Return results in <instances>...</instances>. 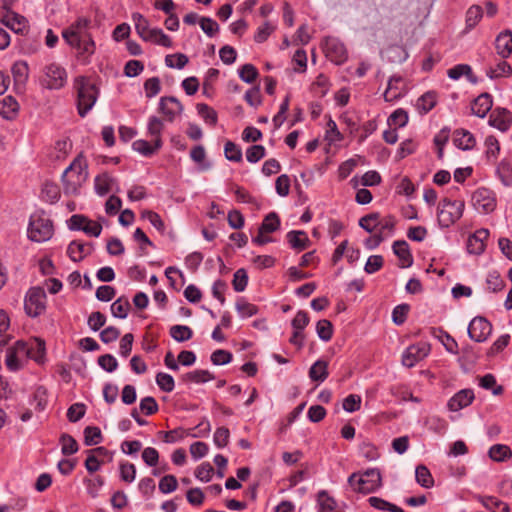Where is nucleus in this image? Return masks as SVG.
Segmentation results:
<instances>
[{"mask_svg": "<svg viewBox=\"0 0 512 512\" xmlns=\"http://www.w3.org/2000/svg\"><path fill=\"white\" fill-rule=\"evenodd\" d=\"M90 28L91 19L81 16L62 31V37L66 43L76 50L77 57L84 63L90 62V58L96 50Z\"/></svg>", "mask_w": 512, "mask_h": 512, "instance_id": "f257e3e1", "label": "nucleus"}, {"mask_svg": "<svg viewBox=\"0 0 512 512\" xmlns=\"http://www.w3.org/2000/svg\"><path fill=\"white\" fill-rule=\"evenodd\" d=\"M87 161L82 153L71 162L62 174L65 194L76 195L88 178Z\"/></svg>", "mask_w": 512, "mask_h": 512, "instance_id": "f03ea898", "label": "nucleus"}, {"mask_svg": "<svg viewBox=\"0 0 512 512\" xmlns=\"http://www.w3.org/2000/svg\"><path fill=\"white\" fill-rule=\"evenodd\" d=\"M73 87L77 94V111L80 117H85L94 107L99 89L90 78L78 76L74 79Z\"/></svg>", "mask_w": 512, "mask_h": 512, "instance_id": "7ed1b4c3", "label": "nucleus"}, {"mask_svg": "<svg viewBox=\"0 0 512 512\" xmlns=\"http://www.w3.org/2000/svg\"><path fill=\"white\" fill-rule=\"evenodd\" d=\"M348 484L355 492L369 494L381 487L382 477L378 469L371 468L364 473H352L348 478Z\"/></svg>", "mask_w": 512, "mask_h": 512, "instance_id": "20e7f679", "label": "nucleus"}, {"mask_svg": "<svg viewBox=\"0 0 512 512\" xmlns=\"http://www.w3.org/2000/svg\"><path fill=\"white\" fill-rule=\"evenodd\" d=\"M53 232V223L43 211H37L30 216L27 229L30 240L39 243L45 242L52 237Z\"/></svg>", "mask_w": 512, "mask_h": 512, "instance_id": "39448f33", "label": "nucleus"}, {"mask_svg": "<svg viewBox=\"0 0 512 512\" xmlns=\"http://www.w3.org/2000/svg\"><path fill=\"white\" fill-rule=\"evenodd\" d=\"M465 204L460 200L443 199L438 207V223L441 227L448 228L459 220L464 211Z\"/></svg>", "mask_w": 512, "mask_h": 512, "instance_id": "423d86ee", "label": "nucleus"}, {"mask_svg": "<svg viewBox=\"0 0 512 512\" xmlns=\"http://www.w3.org/2000/svg\"><path fill=\"white\" fill-rule=\"evenodd\" d=\"M29 359V344L18 340L6 350L5 365L11 372L22 369Z\"/></svg>", "mask_w": 512, "mask_h": 512, "instance_id": "0eeeda50", "label": "nucleus"}, {"mask_svg": "<svg viewBox=\"0 0 512 512\" xmlns=\"http://www.w3.org/2000/svg\"><path fill=\"white\" fill-rule=\"evenodd\" d=\"M42 85L50 90H59L67 83V72L57 63H51L43 69Z\"/></svg>", "mask_w": 512, "mask_h": 512, "instance_id": "6e6552de", "label": "nucleus"}, {"mask_svg": "<svg viewBox=\"0 0 512 512\" xmlns=\"http://www.w3.org/2000/svg\"><path fill=\"white\" fill-rule=\"evenodd\" d=\"M471 203L478 213L489 214L495 210L497 206V199L492 190L481 187L473 192Z\"/></svg>", "mask_w": 512, "mask_h": 512, "instance_id": "1a4fd4ad", "label": "nucleus"}, {"mask_svg": "<svg viewBox=\"0 0 512 512\" xmlns=\"http://www.w3.org/2000/svg\"><path fill=\"white\" fill-rule=\"evenodd\" d=\"M11 1L2 0L0 6V22L15 33H23L28 27L27 19L10 10Z\"/></svg>", "mask_w": 512, "mask_h": 512, "instance_id": "9d476101", "label": "nucleus"}, {"mask_svg": "<svg viewBox=\"0 0 512 512\" xmlns=\"http://www.w3.org/2000/svg\"><path fill=\"white\" fill-rule=\"evenodd\" d=\"M46 295L40 287H32L25 297L24 307L31 317L39 316L45 310Z\"/></svg>", "mask_w": 512, "mask_h": 512, "instance_id": "9b49d317", "label": "nucleus"}, {"mask_svg": "<svg viewBox=\"0 0 512 512\" xmlns=\"http://www.w3.org/2000/svg\"><path fill=\"white\" fill-rule=\"evenodd\" d=\"M68 227L71 230L83 231L88 236L93 237H99L102 232L101 224L81 214L72 215L68 220Z\"/></svg>", "mask_w": 512, "mask_h": 512, "instance_id": "f8f14e48", "label": "nucleus"}, {"mask_svg": "<svg viewBox=\"0 0 512 512\" xmlns=\"http://www.w3.org/2000/svg\"><path fill=\"white\" fill-rule=\"evenodd\" d=\"M430 353V345L425 342L412 344L405 349L402 354V364L405 367L412 368L419 361L423 360Z\"/></svg>", "mask_w": 512, "mask_h": 512, "instance_id": "ddd939ff", "label": "nucleus"}, {"mask_svg": "<svg viewBox=\"0 0 512 512\" xmlns=\"http://www.w3.org/2000/svg\"><path fill=\"white\" fill-rule=\"evenodd\" d=\"M491 332V323L481 316L473 318L468 326L469 337L476 342H484Z\"/></svg>", "mask_w": 512, "mask_h": 512, "instance_id": "4468645a", "label": "nucleus"}, {"mask_svg": "<svg viewBox=\"0 0 512 512\" xmlns=\"http://www.w3.org/2000/svg\"><path fill=\"white\" fill-rule=\"evenodd\" d=\"M326 56L335 64H342L347 59L345 45L337 38L327 37L324 42Z\"/></svg>", "mask_w": 512, "mask_h": 512, "instance_id": "2eb2a0df", "label": "nucleus"}, {"mask_svg": "<svg viewBox=\"0 0 512 512\" xmlns=\"http://www.w3.org/2000/svg\"><path fill=\"white\" fill-rule=\"evenodd\" d=\"M159 112L163 114L166 122H173L183 111L180 101L173 96L161 97L159 100Z\"/></svg>", "mask_w": 512, "mask_h": 512, "instance_id": "dca6fc26", "label": "nucleus"}, {"mask_svg": "<svg viewBox=\"0 0 512 512\" xmlns=\"http://www.w3.org/2000/svg\"><path fill=\"white\" fill-rule=\"evenodd\" d=\"M395 224L396 220L393 216H380V219L378 221V228L371 239L373 243L370 246V248L379 245L385 238L390 237L393 234Z\"/></svg>", "mask_w": 512, "mask_h": 512, "instance_id": "f3484780", "label": "nucleus"}, {"mask_svg": "<svg viewBox=\"0 0 512 512\" xmlns=\"http://www.w3.org/2000/svg\"><path fill=\"white\" fill-rule=\"evenodd\" d=\"M489 237V230L481 228L476 230L467 240V251L469 254L480 255L486 248V240Z\"/></svg>", "mask_w": 512, "mask_h": 512, "instance_id": "a211bd4d", "label": "nucleus"}, {"mask_svg": "<svg viewBox=\"0 0 512 512\" xmlns=\"http://www.w3.org/2000/svg\"><path fill=\"white\" fill-rule=\"evenodd\" d=\"M165 120L158 116L152 115L147 120L146 135L151 138L153 142H156V147H162V133L164 131Z\"/></svg>", "mask_w": 512, "mask_h": 512, "instance_id": "6ab92c4d", "label": "nucleus"}, {"mask_svg": "<svg viewBox=\"0 0 512 512\" xmlns=\"http://www.w3.org/2000/svg\"><path fill=\"white\" fill-rule=\"evenodd\" d=\"M474 398L473 390L463 389L449 399L447 407L450 411L457 412L468 407L473 402Z\"/></svg>", "mask_w": 512, "mask_h": 512, "instance_id": "aec40b11", "label": "nucleus"}, {"mask_svg": "<svg viewBox=\"0 0 512 512\" xmlns=\"http://www.w3.org/2000/svg\"><path fill=\"white\" fill-rule=\"evenodd\" d=\"M94 188L100 196H104L111 191H120L117 180L108 173L100 174L95 178Z\"/></svg>", "mask_w": 512, "mask_h": 512, "instance_id": "412c9836", "label": "nucleus"}, {"mask_svg": "<svg viewBox=\"0 0 512 512\" xmlns=\"http://www.w3.org/2000/svg\"><path fill=\"white\" fill-rule=\"evenodd\" d=\"M512 118L510 112L505 108H496L489 117V124L500 131L509 129Z\"/></svg>", "mask_w": 512, "mask_h": 512, "instance_id": "4be33fe9", "label": "nucleus"}, {"mask_svg": "<svg viewBox=\"0 0 512 512\" xmlns=\"http://www.w3.org/2000/svg\"><path fill=\"white\" fill-rule=\"evenodd\" d=\"M495 48L497 54L503 59L508 58L512 54V31L504 30L495 40Z\"/></svg>", "mask_w": 512, "mask_h": 512, "instance_id": "5701e85b", "label": "nucleus"}, {"mask_svg": "<svg viewBox=\"0 0 512 512\" xmlns=\"http://www.w3.org/2000/svg\"><path fill=\"white\" fill-rule=\"evenodd\" d=\"M493 106L492 96L488 93H482L472 103V113L480 118H484Z\"/></svg>", "mask_w": 512, "mask_h": 512, "instance_id": "b1692460", "label": "nucleus"}, {"mask_svg": "<svg viewBox=\"0 0 512 512\" xmlns=\"http://www.w3.org/2000/svg\"><path fill=\"white\" fill-rule=\"evenodd\" d=\"M92 251V246L89 243L80 241H72L68 248L67 253L70 259L74 262H79L89 255Z\"/></svg>", "mask_w": 512, "mask_h": 512, "instance_id": "393cba45", "label": "nucleus"}, {"mask_svg": "<svg viewBox=\"0 0 512 512\" xmlns=\"http://www.w3.org/2000/svg\"><path fill=\"white\" fill-rule=\"evenodd\" d=\"M438 95L435 91H428L420 96L415 104L419 114L424 115L430 112L437 104Z\"/></svg>", "mask_w": 512, "mask_h": 512, "instance_id": "a878e982", "label": "nucleus"}, {"mask_svg": "<svg viewBox=\"0 0 512 512\" xmlns=\"http://www.w3.org/2000/svg\"><path fill=\"white\" fill-rule=\"evenodd\" d=\"M402 83L403 79L400 76H392L389 79L387 89L383 94L385 101L392 102L402 97Z\"/></svg>", "mask_w": 512, "mask_h": 512, "instance_id": "bb28decb", "label": "nucleus"}, {"mask_svg": "<svg viewBox=\"0 0 512 512\" xmlns=\"http://www.w3.org/2000/svg\"><path fill=\"white\" fill-rule=\"evenodd\" d=\"M393 252L399 258L401 267H410L413 263V257L409 251L408 243L404 240H398L393 243Z\"/></svg>", "mask_w": 512, "mask_h": 512, "instance_id": "cd10ccee", "label": "nucleus"}, {"mask_svg": "<svg viewBox=\"0 0 512 512\" xmlns=\"http://www.w3.org/2000/svg\"><path fill=\"white\" fill-rule=\"evenodd\" d=\"M142 40L166 48H171L173 45L171 38L162 29L156 27L152 28Z\"/></svg>", "mask_w": 512, "mask_h": 512, "instance_id": "c85d7f7f", "label": "nucleus"}, {"mask_svg": "<svg viewBox=\"0 0 512 512\" xmlns=\"http://www.w3.org/2000/svg\"><path fill=\"white\" fill-rule=\"evenodd\" d=\"M454 144L462 150H470L475 146L474 136L465 129H458L454 132Z\"/></svg>", "mask_w": 512, "mask_h": 512, "instance_id": "c756f323", "label": "nucleus"}, {"mask_svg": "<svg viewBox=\"0 0 512 512\" xmlns=\"http://www.w3.org/2000/svg\"><path fill=\"white\" fill-rule=\"evenodd\" d=\"M286 238L293 249L304 250L309 244V238L304 231H290Z\"/></svg>", "mask_w": 512, "mask_h": 512, "instance_id": "7c9ffc66", "label": "nucleus"}, {"mask_svg": "<svg viewBox=\"0 0 512 512\" xmlns=\"http://www.w3.org/2000/svg\"><path fill=\"white\" fill-rule=\"evenodd\" d=\"M447 76L452 80H459L462 76H466L470 82L476 83V78H474L472 69L468 64L453 66L447 70Z\"/></svg>", "mask_w": 512, "mask_h": 512, "instance_id": "2f4dec72", "label": "nucleus"}, {"mask_svg": "<svg viewBox=\"0 0 512 512\" xmlns=\"http://www.w3.org/2000/svg\"><path fill=\"white\" fill-rule=\"evenodd\" d=\"M309 377L312 381L323 382L328 377V363L324 360H317L309 370Z\"/></svg>", "mask_w": 512, "mask_h": 512, "instance_id": "473e14b6", "label": "nucleus"}, {"mask_svg": "<svg viewBox=\"0 0 512 512\" xmlns=\"http://www.w3.org/2000/svg\"><path fill=\"white\" fill-rule=\"evenodd\" d=\"M317 506L318 512H332L335 510L337 502L326 490H321L317 494Z\"/></svg>", "mask_w": 512, "mask_h": 512, "instance_id": "72a5a7b5", "label": "nucleus"}, {"mask_svg": "<svg viewBox=\"0 0 512 512\" xmlns=\"http://www.w3.org/2000/svg\"><path fill=\"white\" fill-rule=\"evenodd\" d=\"M488 455L493 461L503 462L511 458L512 451L507 445L495 444L490 447Z\"/></svg>", "mask_w": 512, "mask_h": 512, "instance_id": "f704fd0d", "label": "nucleus"}, {"mask_svg": "<svg viewBox=\"0 0 512 512\" xmlns=\"http://www.w3.org/2000/svg\"><path fill=\"white\" fill-rule=\"evenodd\" d=\"M132 147L134 151L138 152L139 154L145 157H150L153 154H155L159 149H161V147H156V142H153L152 140L151 142H149L144 139L134 141Z\"/></svg>", "mask_w": 512, "mask_h": 512, "instance_id": "c9c22d12", "label": "nucleus"}, {"mask_svg": "<svg viewBox=\"0 0 512 512\" xmlns=\"http://www.w3.org/2000/svg\"><path fill=\"white\" fill-rule=\"evenodd\" d=\"M18 109V102L11 96H7L0 101V114L6 119H12Z\"/></svg>", "mask_w": 512, "mask_h": 512, "instance_id": "e433bc0d", "label": "nucleus"}, {"mask_svg": "<svg viewBox=\"0 0 512 512\" xmlns=\"http://www.w3.org/2000/svg\"><path fill=\"white\" fill-rule=\"evenodd\" d=\"M416 481L424 488H431L434 485L433 477L429 469L424 465H419L415 470Z\"/></svg>", "mask_w": 512, "mask_h": 512, "instance_id": "4c0bfd02", "label": "nucleus"}, {"mask_svg": "<svg viewBox=\"0 0 512 512\" xmlns=\"http://www.w3.org/2000/svg\"><path fill=\"white\" fill-rule=\"evenodd\" d=\"M510 75H512V67L506 61H500L487 71V76L491 79L509 77Z\"/></svg>", "mask_w": 512, "mask_h": 512, "instance_id": "58836bf2", "label": "nucleus"}, {"mask_svg": "<svg viewBox=\"0 0 512 512\" xmlns=\"http://www.w3.org/2000/svg\"><path fill=\"white\" fill-rule=\"evenodd\" d=\"M170 336L177 342H185L192 338L193 331L186 325H174L170 328Z\"/></svg>", "mask_w": 512, "mask_h": 512, "instance_id": "ea45409f", "label": "nucleus"}, {"mask_svg": "<svg viewBox=\"0 0 512 512\" xmlns=\"http://www.w3.org/2000/svg\"><path fill=\"white\" fill-rule=\"evenodd\" d=\"M351 182L354 187H357L359 184L363 186H375L380 184L381 176L377 171L371 170L366 172L359 181L357 177L352 178Z\"/></svg>", "mask_w": 512, "mask_h": 512, "instance_id": "a19ab883", "label": "nucleus"}, {"mask_svg": "<svg viewBox=\"0 0 512 512\" xmlns=\"http://www.w3.org/2000/svg\"><path fill=\"white\" fill-rule=\"evenodd\" d=\"M236 310L240 317L248 318L256 315L258 313V307L244 298H239L236 302Z\"/></svg>", "mask_w": 512, "mask_h": 512, "instance_id": "79ce46f5", "label": "nucleus"}, {"mask_svg": "<svg viewBox=\"0 0 512 512\" xmlns=\"http://www.w3.org/2000/svg\"><path fill=\"white\" fill-rule=\"evenodd\" d=\"M408 119V113L404 109L399 108L388 117L387 123L390 127L397 129L404 127L408 123Z\"/></svg>", "mask_w": 512, "mask_h": 512, "instance_id": "37998d69", "label": "nucleus"}, {"mask_svg": "<svg viewBox=\"0 0 512 512\" xmlns=\"http://www.w3.org/2000/svg\"><path fill=\"white\" fill-rule=\"evenodd\" d=\"M213 379V374H211L208 370H194L186 373L184 376L185 381L193 382L196 384L206 383Z\"/></svg>", "mask_w": 512, "mask_h": 512, "instance_id": "c03bdc74", "label": "nucleus"}, {"mask_svg": "<svg viewBox=\"0 0 512 512\" xmlns=\"http://www.w3.org/2000/svg\"><path fill=\"white\" fill-rule=\"evenodd\" d=\"M369 504L378 510L381 511H389V512H403V510L380 497L372 496L368 499Z\"/></svg>", "mask_w": 512, "mask_h": 512, "instance_id": "a18cd8bd", "label": "nucleus"}, {"mask_svg": "<svg viewBox=\"0 0 512 512\" xmlns=\"http://www.w3.org/2000/svg\"><path fill=\"white\" fill-rule=\"evenodd\" d=\"M130 309V303L127 299L119 298L111 305V313L114 317L125 319Z\"/></svg>", "mask_w": 512, "mask_h": 512, "instance_id": "49530a36", "label": "nucleus"}, {"mask_svg": "<svg viewBox=\"0 0 512 512\" xmlns=\"http://www.w3.org/2000/svg\"><path fill=\"white\" fill-rule=\"evenodd\" d=\"M196 108L198 114L207 124L211 126L216 125L218 117L216 111L213 108L204 103L197 104Z\"/></svg>", "mask_w": 512, "mask_h": 512, "instance_id": "de8ad7c7", "label": "nucleus"}, {"mask_svg": "<svg viewBox=\"0 0 512 512\" xmlns=\"http://www.w3.org/2000/svg\"><path fill=\"white\" fill-rule=\"evenodd\" d=\"M379 213H370L360 218L359 226L363 228L368 233L376 232L378 228V221L380 219Z\"/></svg>", "mask_w": 512, "mask_h": 512, "instance_id": "09e8293b", "label": "nucleus"}, {"mask_svg": "<svg viewBox=\"0 0 512 512\" xmlns=\"http://www.w3.org/2000/svg\"><path fill=\"white\" fill-rule=\"evenodd\" d=\"M132 20L134 22L137 34L141 39H143V37L147 35L148 32L152 29L148 20L140 13H133Z\"/></svg>", "mask_w": 512, "mask_h": 512, "instance_id": "8fccbe9b", "label": "nucleus"}, {"mask_svg": "<svg viewBox=\"0 0 512 512\" xmlns=\"http://www.w3.org/2000/svg\"><path fill=\"white\" fill-rule=\"evenodd\" d=\"M316 332L322 341H329L333 336V325L327 319L319 320L316 324Z\"/></svg>", "mask_w": 512, "mask_h": 512, "instance_id": "3c124183", "label": "nucleus"}, {"mask_svg": "<svg viewBox=\"0 0 512 512\" xmlns=\"http://www.w3.org/2000/svg\"><path fill=\"white\" fill-rule=\"evenodd\" d=\"M483 11L480 6H471L466 13V30L473 29L481 20Z\"/></svg>", "mask_w": 512, "mask_h": 512, "instance_id": "603ef678", "label": "nucleus"}, {"mask_svg": "<svg viewBox=\"0 0 512 512\" xmlns=\"http://www.w3.org/2000/svg\"><path fill=\"white\" fill-rule=\"evenodd\" d=\"M280 226V220L276 213H269L263 220L259 227L261 233H272L276 231Z\"/></svg>", "mask_w": 512, "mask_h": 512, "instance_id": "864d4df0", "label": "nucleus"}, {"mask_svg": "<svg viewBox=\"0 0 512 512\" xmlns=\"http://www.w3.org/2000/svg\"><path fill=\"white\" fill-rule=\"evenodd\" d=\"M425 423L429 430H431L439 435H443L446 432L447 427H448L447 421L438 416L428 417Z\"/></svg>", "mask_w": 512, "mask_h": 512, "instance_id": "5fc2aeb1", "label": "nucleus"}, {"mask_svg": "<svg viewBox=\"0 0 512 512\" xmlns=\"http://www.w3.org/2000/svg\"><path fill=\"white\" fill-rule=\"evenodd\" d=\"M102 440L101 430L95 426H87L84 429V443L87 446L97 445Z\"/></svg>", "mask_w": 512, "mask_h": 512, "instance_id": "6e6d98bb", "label": "nucleus"}, {"mask_svg": "<svg viewBox=\"0 0 512 512\" xmlns=\"http://www.w3.org/2000/svg\"><path fill=\"white\" fill-rule=\"evenodd\" d=\"M188 61V57L182 53L170 54L165 57V64L169 68L182 69Z\"/></svg>", "mask_w": 512, "mask_h": 512, "instance_id": "4d7b16f0", "label": "nucleus"}, {"mask_svg": "<svg viewBox=\"0 0 512 512\" xmlns=\"http://www.w3.org/2000/svg\"><path fill=\"white\" fill-rule=\"evenodd\" d=\"M42 197L49 203H55L60 198V190L57 185L52 183H45L42 187Z\"/></svg>", "mask_w": 512, "mask_h": 512, "instance_id": "13d9d810", "label": "nucleus"}, {"mask_svg": "<svg viewBox=\"0 0 512 512\" xmlns=\"http://www.w3.org/2000/svg\"><path fill=\"white\" fill-rule=\"evenodd\" d=\"M248 284V275L245 269L240 268L236 270L233 276L232 285L236 292H242L246 289Z\"/></svg>", "mask_w": 512, "mask_h": 512, "instance_id": "bf43d9fd", "label": "nucleus"}, {"mask_svg": "<svg viewBox=\"0 0 512 512\" xmlns=\"http://www.w3.org/2000/svg\"><path fill=\"white\" fill-rule=\"evenodd\" d=\"M479 385L486 390H492L494 395H499L503 391L502 386L496 385V378L492 374H485L484 376L480 377Z\"/></svg>", "mask_w": 512, "mask_h": 512, "instance_id": "052dcab7", "label": "nucleus"}, {"mask_svg": "<svg viewBox=\"0 0 512 512\" xmlns=\"http://www.w3.org/2000/svg\"><path fill=\"white\" fill-rule=\"evenodd\" d=\"M84 484L87 489V493L92 497L96 498L99 495V491L104 485V479L101 476L89 478L84 480Z\"/></svg>", "mask_w": 512, "mask_h": 512, "instance_id": "680f3d73", "label": "nucleus"}, {"mask_svg": "<svg viewBox=\"0 0 512 512\" xmlns=\"http://www.w3.org/2000/svg\"><path fill=\"white\" fill-rule=\"evenodd\" d=\"M487 289L492 292H498L503 289L504 281L497 271H490L486 278Z\"/></svg>", "mask_w": 512, "mask_h": 512, "instance_id": "e2e57ef3", "label": "nucleus"}, {"mask_svg": "<svg viewBox=\"0 0 512 512\" xmlns=\"http://www.w3.org/2000/svg\"><path fill=\"white\" fill-rule=\"evenodd\" d=\"M178 487L177 478L174 475H165L159 481V490L163 494L174 492Z\"/></svg>", "mask_w": 512, "mask_h": 512, "instance_id": "0e129e2a", "label": "nucleus"}, {"mask_svg": "<svg viewBox=\"0 0 512 512\" xmlns=\"http://www.w3.org/2000/svg\"><path fill=\"white\" fill-rule=\"evenodd\" d=\"M156 383L159 386V388L164 392H171L174 390L175 382L173 377L164 372H159L156 375Z\"/></svg>", "mask_w": 512, "mask_h": 512, "instance_id": "69168bd1", "label": "nucleus"}, {"mask_svg": "<svg viewBox=\"0 0 512 512\" xmlns=\"http://www.w3.org/2000/svg\"><path fill=\"white\" fill-rule=\"evenodd\" d=\"M61 451L64 455H72L78 451V444L76 440L67 434H64L60 438Z\"/></svg>", "mask_w": 512, "mask_h": 512, "instance_id": "338daca9", "label": "nucleus"}, {"mask_svg": "<svg viewBox=\"0 0 512 512\" xmlns=\"http://www.w3.org/2000/svg\"><path fill=\"white\" fill-rule=\"evenodd\" d=\"M239 77L246 83H253L258 77V71L252 64H245L239 69Z\"/></svg>", "mask_w": 512, "mask_h": 512, "instance_id": "774afa93", "label": "nucleus"}]
</instances>
